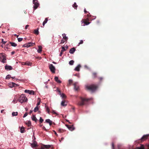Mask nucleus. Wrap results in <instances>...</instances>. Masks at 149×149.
Segmentation results:
<instances>
[{
  "label": "nucleus",
  "instance_id": "nucleus-18",
  "mask_svg": "<svg viewBox=\"0 0 149 149\" xmlns=\"http://www.w3.org/2000/svg\"><path fill=\"white\" fill-rule=\"evenodd\" d=\"M81 66L80 65H78L74 69V70L77 71H79L80 70V68Z\"/></svg>",
  "mask_w": 149,
  "mask_h": 149
},
{
  "label": "nucleus",
  "instance_id": "nucleus-5",
  "mask_svg": "<svg viewBox=\"0 0 149 149\" xmlns=\"http://www.w3.org/2000/svg\"><path fill=\"white\" fill-rule=\"evenodd\" d=\"M33 3L34 5L33 6V9L34 10H35L38 8L39 4L37 0H33Z\"/></svg>",
  "mask_w": 149,
  "mask_h": 149
},
{
  "label": "nucleus",
  "instance_id": "nucleus-54",
  "mask_svg": "<svg viewBox=\"0 0 149 149\" xmlns=\"http://www.w3.org/2000/svg\"><path fill=\"white\" fill-rule=\"evenodd\" d=\"M29 26L28 25H26L25 27V29H26L28 27H29Z\"/></svg>",
  "mask_w": 149,
  "mask_h": 149
},
{
  "label": "nucleus",
  "instance_id": "nucleus-58",
  "mask_svg": "<svg viewBox=\"0 0 149 149\" xmlns=\"http://www.w3.org/2000/svg\"><path fill=\"white\" fill-rule=\"evenodd\" d=\"M14 36H16V37H17V38H18V36H18V35H16V34H14Z\"/></svg>",
  "mask_w": 149,
  "mask_h": 149
},
{
  "label": "nucleus",
  "instance_id": "nucleus-48",
  "mask_svg": "<svg viewBox=\"0 0 149 149\" xmlns=\"http://www.w3.org/2000/svg\"><path fill=\"white\" fill-rule=\"evenodd\" d=\"M28 115V113H27L26 112L24 115L23 116V118H25V117L26 116H27V115Z\"/></svg>",
  "mask_w": 149,
  "mask_h": 149
},
{
  "label": "nucleus",
  "instance_id": "nucleus-26",
  "mask_svg": "<svg viewBox=\"0 0 149 149\" xmlns=\"http://www.w3.org/2000/svg\"><path fill=\"white\" fill-rule=\"evenodd\" d=\"M10 85L12 86V87H16L17 86V85L14 82H12L10 84Z\"/></svg>",
  "mask_w": 149,
  "mask_h": 149
},
{
  "label": "nucleus",
  "instance_id": "nucleus-33",
  "mask_svg": "<svg viewBox=\"0 0 149 149\" xmlns=\"http://www.w3.org/2000/svg\"><path fill=\"white\" fill-rule=\"evenodd\" d=\"M74 62V61H73V60H71L69 62V64L70 65H72L73 64Z\"/></svg>",
  "mask_w": 149,
  "mask_h": 149
},
{
  "label": "nucleus",
  "instance_id": "nucleus-20",
  "mask_svg": "<svg viewBox=\"0 0 149 149\" xmlns=\"http://www.w3.org/2000/svg\"><path fill=\"white\" fill-rule=\"evenodd\" d=\"M61 104L62 106H65L67 105V102H65V100L62 101Z\"/></svg>",
  "mask_w": 149,
  "mask_h": 149
},
{
  "label": "nucleus",
  "instance_id": "nucleus-55",
  "mask_svg": "<svg viewBox=\"0 0 149 149\" xmlns=\"http://www.w3.org/2000/svg\"><path fill=\"white\" fill-rule=\"evenodd\" d=\"M87 16L88 17H91V15H90L89 13H88V14H87Z\"/></svg>",
  "mask_w": 149,
  "mask_h": 149
},
{
  "label": "nucleus",
  "instance_id": "nucleus-12",
  "mask_svg": "<svg viewBox=\"0 0 149 149\" xmlns=\"http://www.w3.org/2000/svg\"><path fill=\"white\" fill-rule=\"evenodd\" d=\"M66 125V127L68 128V129L70 131H73L75 129V128L74 127L73 125Z\"/></svg>",
  "mask_w": 149,
  "mask_h": 149
},
{
  "label": "nucleus",
  "instance_id": "nucleus-39",
  "mask_svg": "<svg viewBox=\"0 0 149 149\" xmlns=\"http://www.w3.org/2000/svg\"><path fill=\"white\" fill-rule=\"evenodd\" d=\"M68 81H69L68 85H70L72 83L73 81L71 79H69V80Z\"/></svg>",
  "mask_w": 149,
  "mask_h": 149
},
{
  "label": "nucleus",
  "instance_id": "nucleus-47",
  "mask_svg": "<svg viewBox=\"0 0 149 149\" xmlns=\"http://www.w3.org/2000/svg\"><path fill=\"white\" fill-rule=\"evenodd\" d=\"M24 92L26 93H29L30 92V90H25Z\"/></svg>",
  "mask_w": 149,
  "mask_h": 149
},
{
  "label": "nucleus",
  "instance_id": "nucleus-16",
  "mask_svg": "<svg viewBox=\"0 0 149 149\" xmlns=\"http://www.w3.org/2000/svg\"><path fill=\"white\" fill-rule=\"evenodd\" d=\"M75 50V49L74 47H73L70 50L69 52L70 54H72L74 52Z\"/></svg>",
  "mask_w": 149,
  "mask_h": 149
},
{
  "label": "nucleus",
  "instance_id": "nucleus-6",
  "mask_svg": "<svg viewBox=\"0 0 149 149\" xmlns=\"http://www.w3.org/2000/svg\"><path fill=\"white\" fill-rule=\"evenodd\" d=\"M17 45L16 43L14 42H9L7 41L6 43L5 46H12L13 47H16L17 46Z\"/></svg>",
  "mask_w": 149,
  "mask_h": 149
},
{
  "label": "nucleus",
  "instance_id": "nucleus-10",
  "mask_svg": "<svg viewBox=\"0 0 149 149\" xmlns=\"http://www.w3.org/2000/svg\"><path fill=\"white\" fill-rule=\"evenodd\" d=\"M149 136V134L144 135L142 138L140 139L141 141H143L147 139Z\"/></svg>",
  "mask_w": 149,
  "mask_h": 149
},
{
  "label": "nucleus",
  "instance_id": "nucleus-62",
  "mask_svg": "<svg viewBox=\"0 0 149 149\" xmlns=\"http://www.w3.org/2000/svg\"><path fill=\"white\" fill-rule=\"evenodd\" d=\"M22 65H26V63H22Z\"/></svg>",
  "mask_w": 149,
  "mask_h": 149
},
{
  "label": "nucleus",
  "instance_id": "nucleus-14",
  "mask_svg": "<svg viewBox=\"0 0 149 149\" xmlns=\"http://www.w3.org/2000/svg\"><path fill=\"white\" fill-rule=\"evenodd\" d=\"M5 69L8 70H12L13 68L11 66L6 65L5 66Z\"/></svg>",
  "mask_w": 149,
  "mask_h": 149
},
{
  "label": "nucleus",
  "instance_id": "nucleus-46",
  "mask_svg": "<svg viewBox=\"0 0 149 149\" xmlns=\"http://www.w3.org/2000/svg\"><path fill=\"white\" fill-rule=\"evenodd\" d=\"M83 43V41L82 40H81L80 42L79 43L78 46H79L80 44H82Z\"/></svg>",
  "mask_w": 149,
  "mask_h": 149
},
{
  "label": "nucleus",
  "instance_id": "nucleus-49",
  "mask_svg": "<svg viewBox=\"0 0 149 149\" xmlns=\"http://www.w3.org/2000/svg\"><path fill=\"white\" fill-rule=\"evenodd\" d=\"M52 113L54 114H56L57 115H58V114L54 110H53L52 111Z\"/></svg>",
  "mask_w": 149,
  "mask_h": 149
},
{
  "label": "nucleus",
  "instance_id": "nucleus-11",
  "mask_svg": "<svg viewBox=\"0 0 149 149\" xmlns=\"http://www.w3.org/2000/svg\"><path fill=\"white\" fill-rule=\"evenodd\" d=\"M68 49V47H62L60 54L59 55L60 56H61L63 54V52Z\"/></svg>",
  "mask_w": 149,
  "mask_h": 149
},
{
  "label": "nucleus",
  "instance_id": "nucleus-38",
  "mask_svg": "<svg viewBox=\"0 0 149 149\" xmlns=\"http://www.w3.org/2000/svg\"><path fill=\"white\" fill-rule=\"evenodd\" d=\"M61 97L63 98H65L66 97V95L64 93H62L61 94Z\"/></svg>",
  "mask_w": 149,
  "mask_h": 149
},
{
  "label": "nucleus",
  "instance_id": "nucleus-28",
  "mask_svg": "<svg viewBox=\"0 0 149 149\" xmlns=\"http://www.w3.org/2000/svg\"><path fill=\"white\" fill-rule=\"evenodd\" d=\"M92 77L93 78H95L97 77V73L96 72H93L92 73Z\"/></svg>",
  "mask_w": 149,
  "mask_h": 149
},
{
  "label": "nucleus",
  "instance_id": "nucleus-9",
  "mask_svg": "<svg viewBox=\"0 0 149 149\" xmlns=\"http://www.w3.org/2000/svg\"><path fill=\"white\" fill-rule=\"evenodd\" d=\"M89 20V19L88 18H87V20H86L85 19H83L81 21V22L82 23H84V25H83V26H84L85 25H88L90 23V22H88V21Z\"/></svg>",
  "mask_w": 149,
  "mask_h": 149
},
{
  "label": "nucleus",
  "instance_id": "nucleus-21",
  "mask_svg": "<svg viewBox=\"0 0 149 149\" xmlns=\"http://www.w3.org/2000/svg\"><path fill=\"white\" fill-rule=\"evenodd\" d=\"M54 79L55 81L58 83H61V81L58 80V77L56 76L55 77Z\"/></svg>",
  "mask_w": 149,
  "mask_h": 149
},
{
  "label": "nucleus",
  "instance_id": "nucleus-52",
  "mask_svg": "<svg viewBox=\"0 0 149 149\" xmlns=\"http://www.w3.org/2000/svg\"><path fill=\"white\" fill-rule=\"evenodd\" d=\"M84 12L86 14L88 13V11H86L85 8L84 9Z\"/></svg>",
  "mask_w": 149,
  "mask_h": 149
},
{
  "label": "nucleus",
  "instance_id": "nucleus-19",
  "mask_svg": "<svg viewBox=\"0 0 149 149\" xmlns=\"http://www.w3.org/2000/svg\"><path fill=\"white\" fill-rule=\"evenodd\" d=\"M63 38L65 40V41H67L68 39V37L66 36V34L65 33L62 34Z\"/></svg>",
  "mask_w": 149,
  "mask_h": 149
},
{
  "label": "nucleus",
  "instance_id": "nucleus-45",
  "mask_svg": "<svg viewBox=\"0 0 149 149\" xmlns=\"http://www.w3.org/2000/svg\"><path fill=\"white\" fill-rule=\"evenodd\" d=\"M10 77H11L10 76V75H7L6 77V79H9Z\"/></svg>",
  "mask_w": 149,
  "mask_h": 149
},
{
  "label": "nucleus",
  "instance_id": "nucleus-8",
  "mask_svg": "<svg viewBox=\"0 0 149 149\" xmlns=\"http://www.w3.org/2000/svg\"><path fill=\"white\" fill-rule=\"evenodd\" d=\"M35 43L32 42H29L24 44L23 47H31L35 46Z\"/></svg>",
  "mask_w": 149,
  "mask_h": 149
},
{
  "label": "nucleus",
  "instance_id": "nucleus-36",
  "mask_svg": "<svg viewBox=\"0 0 149 149\" xmlns=\"http://www.w3.org/2000/svg\"><path fill=\"white\" fill-rule=\"evenodd\" d=\"M38 106H36L35 107L34 109V112H36L38 110Z\"/></svg>",
  "mask_w": 149,
  "mask_h": 149
},
{
  "label": "nucleus",
  "instance_id": "nucleus-53",
  "mask_svg": "<svg viewBox=\"0 0 149 149\" xmlns=\"http://www.w3.org/2000/svg\"><path fill=\"white\" fill-rule=\"evenodd\" d=\"M13 102L14 103H16L17 102V100L14 99L13 101Z\"/></svg>",
  "mask_w": 149,
  "mask_h": 149
},
{
  "label": "nucleus",
  "instance_id": "nucleus-59",
  "mask_svg": "<svg viewBox=\"0 0 149 149\" xmlns=\"http://www.w3.org/2000/svg\"><path fill=\"white\" fill-rule=\"evenodd\" d=\"M15 53V52L14 51H13L11 52V54L12 55H13Z\"/></svg>",
  "mask_w": 149,
  "mask_h": 149
},
{
  "label": "nucleus",
  "instance_id": "nucleus-40",
  "mask_svg": "<svg viewBox=\"0 0 149 149\" xmlns=\"http://www.w3.org/2000/svg\"><path fill=\"white\" fill-rule=\"evenodd\" d=\"M67 41H65V40H64V39H62L61 40V42L60 44H63L64 42H66Z\"/></svg>",
  "mask_w": 149,
  "mask_h": 149
},
{
  "label": "nucleus",
  "instance_id": "nucleus-1",
  "mask_svg": "<svg viewBox=\"0 0 149 149\" xmlns=\"http://www.w3.org/2000/svg\"><path fill=\"white\" fill-rule=\"evenodd\" d=\"M98 88L97 85L95 84H92L86 86V88L88 91L92 93L95 92Z\"/></svg>",
  "mask_w": 149,
  "mask_h": 149
},
{
  "label": "nucleus",
  "instance_id": "nucleus-31",
  "mask_svg": "<svg viewBox=\"0 0 149 149\" xmlns=\"http://www.w3.org/2000/svg\"><path fill=\"white\" fill-rule=\"evenodd\" d=\"M17 114H18V113L17 112H13L12 113V115L13 116H16L17 115Z\"/></svg>",
  "mask_w": 149,
  "mask_h": 149
},
{
  "label": "nucleus",
  "instance_id": "nucleus-17",
  "mask_svg": "<svg viewBox=\"0 0 149 149\" xmlns=\"http://www.w3.org/2000/svg\"><path fill=\"white\" fill-rule=\"evenodd\" d=\"M45 122L49 124L50 125H51L52 124V120H51L49 119H47L46 120Z\"/></svg>",
  "mask_w": 149,
  "mask_h": 149
},
{
  "label": "nucleus",
  "instance_id": "nucleus-7",
  "mask_svg": "<svg viewBox=\"0 0 149 149\" xmlns=\"http://www.w3.org/2000/svg\"><path fill=\"white\" fill-rule=\"evenodd\" d=\"M49 68L52 73H55L56 69L55 67L52 64H50L49 65Z\"/></svg>",
  "mask_w": 149,
  "mask_h": 149
},
{
  "label": "nucleus",
  "instance_id": "nucleus-3",
  "mask_svg": "<svg viewBox=\"0 0 149 149\" xmlns=\"http://www.w3.org/2000/svg\"><path fill=\"white\" fill-rule=\"evenodd\" d=\"M27 100V99L24 94L21 95L18 99L19 101L21 103L24 102H26Z\"/></svg>",
  "mask_w": 149,
  "mask_h": 149
},
{
  "label": "nucleus",
  "instance_id": "nucleus-23",
  "mask_svg": "<svg viewBox=\"0 0 149 149\" xmlns=\"http://www.w3.org/2000/svg\"><path fill=\"white\" fill-rule=\"evenodd\" d=\"M50 147V145H44L42 146L41 149H44L45 148H49Z\"/></svg>",
  "mask_w": 149,
  "mask_h": 149
},
{
  "label": "nucleus",
  "instance_id": "nucleus-56",
  "mask_svg": "<svg viewBox=\"0 0 149 149\" xmlns=\"http://www.w3.org/2000/svg\"><path fill=\"white\" fill-rule=\"evenodd\" d=\"M40 102H38V103H37V106L38 107V106L39 105H40Z\"/></svg>",
  "mask_w": 149,
  "mask_h": 149
},
{
  "label": "nucleus",
  "instance_id": "nucleus-34",
  "mask_svg": "<svg viewBox=\"0 0 149 149\" xmlns=\"http://www.w3.org/2000/svg\"><path fill=\"white\" fill-rule=\"evenodd\" d=\"M26 124L28 125V127H30L31 125V121H28Z\"/></svg>",
  "mask_w": 149,
  "mask_h": 149
},
{
  "label": "nucleus",
  "instance_id": "nucleus-63",
  "mask_svg": "<svg viewBox=\"0 0 149 149\" xmlns=\"http://www.w3.org/2000/svg\"><path fill=\"white\" fill-rule=\"evenodd\" d=\"M97 23H98V24H99L100 23V21H99V20H98L97 21Z\"/></svg>",
  "mask_w": 149,
  "mask_h": 149
},
{
  "label": "nucleus",
  "instance_id": "nucleus-32",
  "mask_svg": "<svg viewBox=\"0 0 149 149\" xmlns=\"http://www.w3.org/2000/svg\"><path fill=\"white\" fill-rule=\"evenodd\" d=\"M1 41L2 42V47L3 46H5V45L7 41H4L3 39H2Z\"/></svg>",
  "mask_w": 149,
  "mask_h": 149
},
{
  "label": "nucleus",
  "instance_id": "nucleus-57",
  "mask_svg": "<svg viewBox=\"0 0 149 149\" xmlns=\"http://www.w3.org/2000/svg\"><path fill=\"white\" fill-rule=\"evenodd\" d=\"M54 134H55L56 136H58V135L57 134V133H56V132L55 131H54Z\"/></svg>",
  "mask_w": 149,
  "mask_h": 149
},
{
  "label": "nucleus",
  "instance_id": "nucleus-24",
  "mask_svg": "<svg viewBox=\"0 0 149 149\" xmlns=\"http://www.w3.org/2000/svg\"><path fill=\"white\" fill-rule=\"evenodd\" d=\"M24 127H22L20 129V132L22 133H24Z\"/></svg>",
  "mask_w": 149,
  "mask_h": 149
},
{
  "label": "nucleus",
  "instance_id": "nucleus-22",
  "mask_svg": "<svg viewBox=\"0 0 149 149\" xmlns=\"http://www.w3.org/2000/svg\"><path fill=\"white\" fill-rule=\"evenodd\" d=\"M32 119L34 121H35L36 122L37 119L36 118V117L35 115H33L31 117Z\"/></svg>",
  "mask_w": 149,
  "mask_h": 149
},
{
  "label": "nucleus",
  "instance_id": "nucleus-29",
  "mask_svg": "<svg viewBox=\"0 0 149 149\" xmlns=\"http://www.w3.org/2000/svg\"><path fill=\"white\" fill-rule=\"evenodd\" d=\"M38 29H35L34 30V33L36 35H38L39 33Z\"/></svg>",
  "mask_w": 149,
  "mask_h": 149
},
{
  "label": "nucleus",
  "instance_id": "nucleus-15",
  "mask_svg": "<svg viewBox=\"0 0 149 149\" xmlns=\"http://www.w3.org/2000/svg\"><path fill=\"white\" fill-rule=\"evenodd\" d=\"M32 147L33 148L37 146V142L35 141L33 143L31 144Z\"/></svg>",
  "mask_w": 149,
  "mask_h": 149
},
{
  "label": "nucleus",
  "instance_id": "nucleus-64",
  "mask_svg": "<svg viewBox=\"0 0 149 149\" xmlns=\"http://www.w3.org/2000/svg\"><path fill=\"white\" fill-rule=\"evenodd\" d=\"M139 149H144V148L143 147L142 148H139Z\"/></svg>",
  "mask_w": 149,
  "mask_h": 149
},
{
  "label": "nucleus",
  "instance_id": "nucleus-50",
  "mask_svg": "<svg viewBox=\"0 0 149 149\" xmlns=\"http://www.w3.org/2000/svg\"><path fill=\"white\" fill-rule=\"evenodd\" d=\"M112 149H114V144L113 143H112Z\"/></svg>",
  "mask_w": 149,
  "mask_h": 149
},
{
  "label": "nucleus",
  "instance_id": "nucleus-35",
  "mask_svg": "<svg viewBox=\"0 0 149 149\" xmlns=\"http://www.w3.org/2000/svg\"><path fill=\"white\" fill-rule=\"evenodd\" d=\"M45 107L46 108V111L49 114L50 111L49 108L48 107H46V106H45Z\"/></svg>",
  "mask_w": 149,
  "mask_h": 149
},
{
  "label": "nucleus",
  "instance_id": "nucleus-13",
  "mask_svg": "<svg viewBox=\"0 0 149 149\" xmlns=\"http://www.w3.org/2000/svg\"><path fill=\"white\" fill-rule=\"evenodd\" d=\"M74 87V89L76 91H77L79 89V86L78 85V83L77 82H75L73 84Z\"/></svg>",
  "mask_w": 149,
  "mask_h": 149
},
{
  "label": "nucleus",
  "instance_id": "nucleus-51",
  "mask_svg": "<svg viewBox=\"0 0 149 149\" xmlns=\"http://www.w3.org/2000/svg\"><path fill=\"white\" fill-rule=\"evenodd\" d=\"M99 79L100 81H102V80L103 79V78L102 77H100L99 78Z\"/></svg>",
  "mask_w": 149,
  "mask_h": 149
},
{
  "label": "nucleus",
  "instance_id": "nucleus-37",
  "mask_svg": "<svg viewBox=\"0 0 149 149\" xmlns=\"http://www.w3.org/2000/svg\"><path fill=\"white\" fill-rule=\"evenodd\" d=\"M29 94H30L34 95V92L32 90L30 91Z\"/></svg>",
  "mask_w": 149,
  "mask_h": 149
},
{
  "label": "nucleus",
  "instance_id": "nucleus-60",
  "mask_svg": "<svg viewBox=\"0 0 149 149\" xmlns=\"http://www.w3.org/2000/svg\"><path fill=\"white\" fill-rule=\"evenodd\" d=\"M42 128L44 129V130H45L46 131L47 130L46 129V128H45V126H43Z\"/></svg>",
  "mask_w": 149,
  "mask_h": 149
},
{
  "label": "nucleus",
  "instance_id": "nucleus-61",
  "mask_svg": "<svg viewBox=\"0 0 149 149\" xmlns=\"http://www.w3.org/2000/svg\"><path fill=\"white\" fill-rule=\"evenodd\" d=\"M32 112L33 111L32 110H31L29 113V114H31Z\"/></svg>",
  "mask_w": 149,
  "mask_h": 149
},
{
  "label": "nucleus",
  "instance_id": "nucleus-2",
  "mask_svg": "<svg viewBox=\"0 0 149 149\" xmlns=\"http://www.w3.org/2000/svg\"><path fill=\"white\" fill-rule=\"evenodd\" d=\"M80 101L78 102L77 103V104L80 106L84 105L85 102H87L90 100L89 99H86L82 97H80Z\"/></svg>",
  "mask_w": 149,
  "mask_h": 149
},
{
  "label": "nucleus",
  "instance_id": "nucleus-4",
  "mask_svg": "<svg viewBox=\"0 0 149 149\" xmlns=\"http://www.w3.org/2000/svg\"><path fill=\"white\" fill-rule=\"evenodd\" d=\"M6 57L3 53L0 54V61L1 62L3 63H5L6 62Z\"/></svg>",
  "mask_w": 149,
  "mask_h": 149
},
{
  "label": "nucleus",
  "instance_id": "nucleus-43",
  "mask_svg": "<svg viewBox=\"0 0 149 149\" xmlns=\"http://www.w3.org/2000/svg\"><path fill=\"white\" fill-rule=\"evenodd\" d=\"M43 119L41 117H40L39 121L40 123H42L43 121Z\"/></svg>",
  "mask_w": 149,
  "mask_h": 149
},
{
  "label": "nucleus",
  "instance_id": "nucleus-44",
  "mask_svg": "<svg viewBox=\"0 0 149 149\" xmlns=\"http://www.w3.org/2000/svg\"><path fill=\"white\" fill-rule=\"evenodd\" d=\"M63 130L62 129H59L58 130V132L60 133H62L63 132Z\"/></svg>",
  "mask_w": 149,
  "mask_h": 149
},
{
  "label": "nucleus",
  "instance_id": "nucleus-27",
  "mask_svg": "<svg viewBox=\"0 0 149 149\" xmlns=\"http://www.w3.org/2000/svg\"><path fill=\"white\" fill-rule=\"evenodd\" d=\"M78 6L77 5L76 3L75 2L74 4L72 5V7L74 8L75 9H76Z\"/></svg>",
  "mask_w": 149,
  "mask_h": 149
},
{
  "label": "nucleus",
  "instance_id": "nucleus-42",
  "mask_svg": "<svg viewBox=\"0 0 149 149\" xmlns=\"http://www.w3.org/2000/svg\"><path fill=\"white\" fill-rule=\"evenodd\" d=\"M26 65H31V63L30 62H26Z\"/></svg>",
  "mask_w": 149,
  "mask_h": 149
},
{
  "label": "nucleus",
  "instance_id": "nucleus-41",
  "mask_svg": "<svg viewBox=\"0 0 149 149\" xmlns=\"http://www.w3.org/2000/svg\"><path fill=\"white\" fill-rule=\"evenodd\" d=\"M17 40L18 42H21L23 40V38H17Z\"/></svg>",
  "mask_w": 149,
  "mask_h": 149
},
{
  "label": "nucleus",
  "instance_id": "nucleus-30",
  "mask_svg": "<svg viewBox=\"0 0 149 149\" xmlns=\"http://www.w3.org/2000/svg\"><path fill=\"white\" fill-rule=\"evenodd\" d=\"M38 49L37 50L38 53H40L42 51V47H38Z\"/></svg>",
  "mask_w": 149,
  "mask_h": 149
},
{
  "label": "nucleus",
  "instance_id": "nucleus-25",
  "mask_svg": "<svg viewBox=\"0 0 149 149\" xmlns=\"http://www.w3.org/2000/svg\"><path fill=\"white\" fill-rule=\"evenodd\" d=\"M47 21H48V18H46L45 19V20L43 22L42 25L43 26H44L45 25V24L47 23Z\"/></svg>",
  "mask_w": 149,
  "mask_h": 149
}]
</instances>
